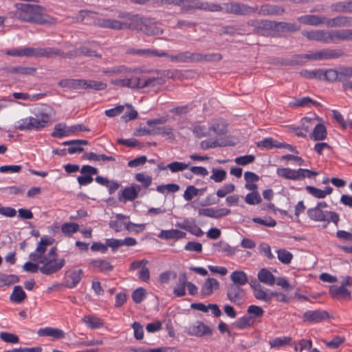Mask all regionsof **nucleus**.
Segmentation results:
<instances>
[{"instance_id":"f704fd0d","label":"nucleus","mask_w":352,"mask_h":352,"mask_svg":"<svg viewBox=\"0 0 352 352\" xmlns=\"http://www.w3.org/2000/svg\"><path fill=\"white\" fill-rule=\"evenodd\" d=\"M306 190L318 199H323L327 195L331 194L333 188L331 186H327L324 190H321L311 186H307L305 188Z\"/></svg>"},{"instance_id":"7ed1b4c3","label":"nucleus","mask_w":352,"mask_h":352,"mask_svg":"<svg viewBox=\"0 0 352 352\" xmlns=\"http://www.w3.org/2000/svg\"><path fill=\"white\" fill-rule=\"evenodd\" d=\"M302 35L311 41L327 44L337 43L341 41L352 40V30L342 29L331 31L318 30L303 32Z\"/></svg>"},{"instance_id":"f257e3e1","label":"nucleus","mask_w":352,"mask_h":352,"mask_svg":"<svg viewBox=\"0 0 352 352\" xmlns=\"http://www.w3.org/2000/svg\"><path fill=\"white\" fill-rule=\"evenodd\" d=\"M54 242V239L52 237H41L35 251L29 255V258L33 262H26L23 265V270L30 273L40 271L45 275H51L61 270L65 264V260H57L56 248H51L48 253L45 254L47 246L52 245Z\"/></svg>"},{"instance_id":"5fc2aeb1","label":"nucleus","mask_w":352,"mask_h":352,"mask_svg":"<svg viewBox=\"0 0 352 352\" xmlns=\"http://www.w3.org/2000/svg\"><path fill=\"white\" fill-rule=\"evenodd\" d=\"M209 129L219 135H223L227 132V126L223 120L216 121Z\"/></svg>"},{"instance_id":"58836bf2","label":"nucleus","mask_w":352,"mask_h":352,"mask_svg":"<svg viewBox=\"0 0 352 352\" xmlns=\"http://www.w3.org/2000/svg\"><path fill=\"white\" fill-rule=\"evenodd\" d=\"M133 53L140 56H159V57H168V54L162 51L159 52L156 50L145 49V50H133Z\"/></svg>"},{"instance_id":"f03ea898","label":"nucleus","mask_w":352,"mask_h":352,"mask_svg":"<svg viewBox=\"0 0 352 352\" xmlns=\"http://www.w3.org/2000/svg\"><path fill=\"white\" fill-rule=\"evenodd\" d=\"M16 10L11 12L12 16L21 21L40 25H54L56 20L45 13V9L38 5L16 3Z\"/></svg>"},{"instance_id":"9b49d317","label":"nucleus","mask_w":352,"mask_h":352,"mask_svg":"<svg viewBox=\"0 0 352 352\" xmlns=\"http://www.w3.org/2000/svg\"><path fill=\"white\" fill-rule=\"evenodd\" d=\"M34 58H55L64 57L65 53L63 50L55 47H33Z\"/></svg>"},{"instance_id":"a18cd8bd","label":"nucleus","mask_w":352,"mask_h":352,"mask_svg":"<svg viewBox=\"0 0 352 352\" xmlns=\"http://www.w3.org/2000/svg\"><path fill=\"white\" fill-rule=\"evenodd\" d=\"M253 322L252 316L245 315L238 318L233 324L236 329H243L251 327Z\"/></svg>"},{"instance_id":"680f3d73","label":"nucleus","mask_w":352,"mask_h":352,"mask_svg":"<svg viewBox=\"0 0 352 352\" xmlns=\"http://www.w3.org/2000/svg\"><path fill=\"white\" fill-rule=\"evenodd\" d=\"M153 135H162L168 136L170 138L173 137V129L170 126H165L162 127H153Z\"/></svg>"},{"instance_id":"dca6fc26","label":"nucleus","mask_w":352,"mask_h":352,"mask_svg":"<svg viewBox=\"0 0 352 352\" xmlns=\"http://www.w3.org/2000/svg\"><path fill=\"white\" fill-rule=\"evenodd\" d=\"M170 60L177 63H198V52H182L176 55L168 54Z\"/></svg>"},{"instance_id":"20e7f679","label":"nucleus","mask_w":352,"mask_h":352,"mask_svg":"<svg viewBox=\"0 0 352 352\" xmlns=\"http://www.w3.org/2000/svg\"><path fill=\"white\" fill-rule=\"evenodd\" d=\"M182 12H189L195 10H201L208 12H219L223 10L219 4L201 1V0H183L182 3Z\"/></svg>"},{"instance_id":"c85d7f7f","label":"nucleus","mask_w":352,"mask_h":352,"mask_svg":"<svg viewBox=\"0 0 352 352\" xmlns=\"http://www.w3.org/2000/svg\"><path fill=\"white\" fill-rule=\"evenodd\" d=\"M352 78V67H342L340 69V82H342V88L344 91L351 90L349 84L352 83V80L349 78Z\"/></svg>"},{"instance_id":"aec40b11","label":"nucleus","mask_w":352,"mask_h":352,"mask_svg":"<svg viewBox=\"0 0 352 352\" xmlns=\"http://www.w3.org/2000/svg\"><path fill=\"white\" fill-rule=\"evenodd\" d=\"M142 32L148 36H156L162 34L164 31L152 19L145 18Z\"/></svg>"},{"instance_id":"0eeeda50","label":"nucleus","mask_w":352,"mask_h":352,"mask_svg":"<svg viewBox=\"0 0 352 352\" xmlns=\"http://www.w3.org/2000/svg\"><path fill=\"white\" fill-rule=\"evenodd\" d=\"M184 332L188 336L201 338L212 336L213 329L201 321H196L186 327Z\"/></svg>"},{"instance_id":"7c9ffc66","label":"nucleus","mask_w":352,"mask_h":352,"mask_svg":"<svg viewBox=\"0 0 352 352\" xmlns=\"http://www.w3.org/2000/svg\"><path fill=\"white\" fill-rule=\"evenodd\" d=\"M293 340L289 336L277 337L269 340V344L271 348L280 349L287 346H292Z\"/></svg>"},{"instance_id":"e2e57ef3","label":"nucleus","mask_w":352,"mask_h":352,"mask_svg":"<svg viewBox=\"0 0 352 352\" xmlns=\"http://www.w3.org/2000/svg\"><path fill=\"white\" fill-rule=\"evenodd\" d=\"M19 281V278L16 275L0 274V282L6 285L16 283H18Z\"/></svg>"},{"instance_id":"e433bc0d","label":"nucleus","mask_w":352,"mask_h":352,"mask_svg":"<svg viewBox=\"0 0 352 352\" xmlns=\"http://www.w3.org/2000/svg\"><path fill=\"white\" fill-rule=\"evenodd\" d=\"M82 320L90 329H99L104 326L103 320L94 315L85 316Z\"/></svg>"},{"instance_id":"473e14b6","label":"nucleus","mask_w":352,"mask_h":352,"mask_svg":"<svg viewBox=\"0 0 352 352\" xmlns=\"http://www.w3.org/2000/svg\"><path fill=\"white\" fill-rule=\"evenodd\" d=\"M258 280L267 285H273L276 283V278L274 274L267 269L262 268L258 272Z\"/></svg>"},{"instance_id":"b1692460","label":"nucleus","mask_w":352,"mask_h":352,"mask_svg":"<svg viewBox=\"0 0 352 352\" xmlns=\"http://www.w3.org/2000/svg\"><path fill=\"white\" fill-rule=\"evenodd\" d=\"M164 83V80L162 78H148L142 79L139 77V85L138 89L144 88L155 89Z\"/></svg>"},{"instance_id":"69168bd1","label":"nucleus","mask_w":352,"mask_h":352,"mask_svg":"<svg viewBox=\"0 0 352 352\" xmlns=\"http://www.w3.org/2000/svg\"><path fill=\"white\" fill-rule=\"evenodd\" d=\"M245 201L250 205H255L261 202V197L258 192H252L246 195Z\"/></svg>"},{"instance_id":"412c9836","label":"nucleus","mask_w":352,"mask_h":352,"mask_svg":"<svg viewBox=\"0 0 352 352\" xmlns=\"http://www.w3.org/2000/svg\"><path fill=\"white\" fill-rule=\"evenodd\" d=\"M329 294L336 299L349 300L351 298L350 291L342 285H331L329 288Z\"/></svg>"},{"instance_id":"37998d69","label":"nucleus","mask_w":352,"mask_h":352,"mask_svg":"<svg viewBox=\"0 0 352 352\" xmlns=\"http://www.w3.org/2000/svg\"><path fill=\"white\" fill-rule=\"evenodd\" d=\"M222 59V55L219 53L202 54L198 52V63L215 62Z\"/></svg>"},{"instance_id":"bb28decb","label":"nucleus","mask_w":352,"mask_h":352,"mask_svg":"<svg viewBox=\"0 0 352 352\" xmlns=\"http://www.w3.org/2000/svg\"><path fill=\"white\" fill-rule=\"evenodd\" d=\"M219 283L213 278H208L201 287V293L203 296L211 295L214 289H218Z\"/></svg>"},{"instance_id":"864d4df0","label":"nucleus","mask_w":352,"mask_h":352,"mask_svg":"<svg viewBox=\"0 0 352 352\" xmlns=\"http://www.w3.org/2000/svg\"><path fill=\"white\" fill-rule=\"evenodd\" d=\"M278 142L274 140L272 138H265L261 141H259L256 143V146L258 148H265V149H271L272 148H278Z\"/></svg>"},{"instance_id":"13d9d810","label":"nucleus","mask_w":352,"mask_h":352,"mask_svg":"<svg viewBox=\"0 0 352 352\" xmlns=\"http://www.w3.org/2000/svg\"><path fill=\"white\" fill-rule=\"evenodd\" d=\"M188 166V164H185L184 162H173L166 165V167H168L172 173H177L187 169Z\"/></svg>"},{"instance_id":"423d86ee","label":"nucleus","mask_w":352,"mask_h":352,"mask_svg":"<svg viewBox=\"0 0 352 352\" xmlns=\"http://www.w3.org/2000/svg\"><path fill=\"white\" fill-rule=\"evenodd\" d=\"M343 54L340 50L333 49H322L316 52H310L305 54L299 55L298 56L302 58L311 60H329L337 58Z\"/></svg>"},{"instance_id":"bf43d9fd","label":"nucleus","mask_w":352,"mask_h":352,"mask_svg":"<svg viewBox=\"0 0 352 352\" xmlns=\"http://www.w3.org/2000/svg\"><path fill=\"white\" fill-rule=\"evenodd\" d=\"M235 190V186L233 184H227L217 190V196L219 198L226 197L228 194Z\"/></svg>"},{"instance_id":"f3484780","label":"nucleus","mask_w":352,"mask_h":352,"mask_svg":"<svg viewBox=\"0 0 352 352\" xmlns=\"http://www.w3.org/2000/svg\"><path fill=\"white\" fill-rule=\"evenodd\" d=\"M176 226L197 236H201L204 234L202 230L196 225L193 219H185L183 222L177 223Z\"/></svg>"},{"instance_id":"052dcab7","label":"nucleus","mask_w":352,"mask_h":352,"mask_svg":"<svg viewBox=\"0 0 352 352\" xmlns=\"http://www.w3.org/2000/svg\"><path fill=\"white\" fill-rule=\"evenodd\" d=\"M247 312L248 314H250L249 316L252 317V320H254V318H261L264 314L263 309L257 305H250L248 307Z\"/></svg>"},{"instance_id":"393cba45","label":"nucleus","mask_w":352,"mask_h":352,"mask_svg":"<svg viewBox=\"0 0 352 352\" xmlns=\"http://www.w3.org/2000/svg\"><path fill=\"white\" fill-rule=\"evenodd\" d=\"M90 265L96 270L102 273H108L113 270L111 263L104 259H94L91 261Z\"/></svg>"},{"instance_id":"49530a36","label":"nucleus","mask_w":352,"mask_h":352,"mask_svg":"<svg viewBox=\"0 0 352 352\" xmlns=\"http://www.w3.org/2000/svg\"><path fill=\"white\" fill-rule=\"evenodd\" d=\"M8 72L10 74H18L20 75H33L36 73V68L31 67L16 66L10 67Z\"/></svg>"},{"instance_id":"6e6d98bb","label":"nucleus","mask_w":352,"mask_h":352,"mask_svg":"<svg viewBox=\"0 0 352 352\" xmlns=\"http://www.w3.org/2000/svg\"><path fill=\"white\" fill-rule=\"evenodd\" d=\"M78 230L79 226L76 223H65L61 226L62 232L68 236L77 232Z\"/></svg>"},{"instance_id":"2eb2a0df","label":"nucleus","mask_w":352,"mask_h":352,"mask_svg":"<svg viewBox=\"0 0 352 352\" xmlns=\"http://www.w3.org/2000/svg\"><path fill=\"white\" fill-rule=\"evenodd\" d=\"M50 111V108L45 104H43L36 109L34 112L36 116L35 118H36L37 122H38V124L41 129L45 128L50 122L51 119Z\"/></svg>"},{"instance_id":"a19ab883","label":"nucleus","mask_w":352,"mask_h":352,"mask_svg":"<svg viewBox=\"0 0 352 352\" xmlns=\"http://www.w3.org/2000/svg\"><path fill=\"white\" fill-rule=\"evenodd\" d=\"M68 126L65 123H58L54 126V131L51 133V135L54 138H62L65 136H68L69 131H67Z\"/></svg>"},{"instance_id":"09e8293b","label":"nucleus","mask_w":352,"mask_h":352,"mask_svg":"<svg viewBox=\"0 0 352 352\" xmlns=\"http://www.w3.org/2000/svg\"><path fill=\"white\" fill-rule=\"evenodd\" d=\"M322 80H326L331 82H340V71L330 69L324 72L322 69Z\"/></svg>"},{"instance_id":"4468645a","label":"nucleus","mask_w":352,"mask_h":352,"mask_svg":"<svg viewBox=\"0 0 352 352\" xmlns=\"http://www.w3.org/2000/svg\"><path fill=\"white\" fill-rule=\"evenodd\" d=\"M83 276V271L81 269L67 270L65 274V285L68 288L76 287L80 282Z\"/></svg>"},{"instance_id":"ddd939ff","label":"nucleus","mask_w":352,"mask_h":352,"mask_svg":"<svg viewBox=\"0 0 352 352\" xmlns=\"http://www.w3.org/2000/svg\"><path fill=\"white\" fill-rule=\"evenodd\" d=\"M38 123L36 118L28 116L16 122L14 128L20 131H40L41 129Z\"/></svg>"},{"instance_id":"603ef678","label":"nucleus","mask_w":352,"mask_h":352,"mask_svg":"<svg viewBox=\"0 0 352 352\" xmlns=\"http://www.w3.org/2000/svg\"><path fill=\"white\" fill-rule=\"evenodd\" d=\"M278 259L283 264H289L293 258L292 254L285 249L276 251Z\"/></svg>"},{"instance_id":"6ab92c4d","label":"nucleus","mask_w":352,"mask_h":352,"mask_svg":"<svg viewBox=\"0 0 352 352\" xmlns=\"http://www.w3.org/2000/svg\"><path fill=\"white\" fill-rule=\"evenodd\" d=\"M39 336L52 337L54 339H63L65 337V333L60 329L54 327L41 328L37 332Z\"/></svg>"},{"instance_id":"ea45409f","label":"nucleus","mask_w":352,"mask_h":352,"mask_svg":"<svg viewBox=\"0 0 352 352\" xmlns=\"http://www.w3.org/2000/svg\"><path fill=\"white\" fill-rule=\"evenodd\" d=\"M26 298V294L21 286H15L10 294V300L15 303H21Z\"/></svg>"},{"instance_id":"c756f323","label":"nucleus","mask_w":352,"mask_h":352,"mask_svg":"<svg viewBox=\"0 0 352 352\" xmlns=\"http://www.w3.org/2000/svg\"><path fill=\"white\" fill-rule=\"evenodd\" d=\"M188 283L187 275L185 272H182L179 276L178 283L174 287L173 293L178 297L186 295V287Z\"/></svg>"},{"instance_id":"3c124183","label":"nucleus","mask_w":352,"mask_h":352,"mask_svg":"<svg viewBox=\"0 0 352 352\" xmlns=\"http://www.w3.org/2000/svg\"><path fill=\"white\" fill-rule=\"evenodd\" d=\"M227 144L223 142H219L218 140H206L201 141L200 144V146L202 149L206 150L210 148H216V147H223L226 146Z\"/></svg>"},{"instance_id":"f8f14e48","label":"nucleus","mask_w":352,"mask_h":352,"mask_svg":"<svg viewBox=\"0 0 352 352\" xmlns=\"http://www.w3.org/2000/svg\"><path fill=\"white\" fill-rule=\"evenodd\" d=\"M329 318V313L325 310H309L304 313L302 320L309 323H318Z\"/></svg>"},{"instance_id":"a211bd4d","label":"nucleus","mask_w":352,"mask_h":352,"mask_svg":"<svg viewBox=\"0 0 352 352\" xmlns=\"http://www.w3.org/2000/svg\"><path fill=\"white\" fill-rule=\"evenodd\" d=\"M140 189V186L136 184L126 187L122 191L121 195L119 196L118 199L124 202L126 201H133L138 197Z\"/></svg>"},{"instance_id":"79ce46f5","label":"nucleus","mask_w":352,"mask_h":352,"mask_svg":"<svg viewBox=\"0 0 352 352\" xmlns=\"http://www.w3.org/2000/svg\"><path fill=\"white\" fill-rule=\"evenodd\" d=\"M33 47H25L23 49H14L6 52V54L12 56L33 57Z\"/></svg>"},{"instance_id":"72a5a7b5","label":"nucleus","mask_w":352,"mask_h":352,"mask_svg":"<svg viewBox=\"0 0 352 352\" xmlns=\"http://www.w3.org/2000/svg\"><path fill=\"white\" fill-rule=\"evenodd\" d=\"M230 280L232 282L231 284L241 287L248 283V276L243 271H234L230 274Z\"/></svg>"},{"instance_id":"774afa93","label":"nucleus","mask_w":352,"mask_h":352,"mask_svg":"<svg viewBox=\"0 0 352 352\" xmlns=\"http://www.w3.org/2000/svg\"><path fill=\"white\" fill-rule=\"evenodd\" d=\"M131 297L135 303H140L146 297V290L139 287L133 292Z\"/></svg>"},{"instance_id":"cd10ccee","label":"nucleus","mask_w":352,"mask_h":352,"mask_svg":"<svg viewBox=\"0 0 352 352\" xmlns=\"http://www.w3.org/2000/svg\"><path fill=\"white\" fill-rule=\"evenodd\" d=\"M186 234L184 232L180 231L177 229L162 230L158 234L160 239L170 240V239H180L186 236Z\"/></svg>"},{"instance_id":"2f4dec72","label":"nucleus","mask_w":352,"mask_h":352,"mask_svg":"<svg viewBox=\"0 0 352 352\" xmlns=\"http://www.w3.org/2000/svg\"><path fill=\"white\" fill-rule=\"evenodd\" d=\"M144 20L145 18L138 15H132L131 17H129V23H124V30L131 29L142 32Z\"/></svg>"},{"instance_id":"c03bdc74","label":"nucleus","mask_w":352,"mask_h":352,"mask_svg":"<svg viewBox=\"0 0 352 352\" xmlns=\"http://www.w3.org/2000/svg\"><path fill=\"white\" fill-rule=\"evenodd\" d=\"M276 174L284 179L296 180V170L289 168H278L276 170Z\"/></svg>"},{"instance_id":"4c0bfd02","label":"nucleus","mask_w":352,"mask_h":352,"mask_svg":"<svg viewBox=\"0 0 352 352\" xmlns=\"http://www.w3.org/2000/svg\"><path fill=\"white\" fill-rule=\"evenodd\" d=\"M131 68H128L124 65L113 67L111 68L104 69L102 72L108 76L119 75V74H126L132 72Z\"/></svg>"},{"instance_id":"9d476101","label":"nucleus","mask_w":352,"mask_h":352,"mask_svg":"<svg viewBox=\"0 0 352 352\" xmlns=\"http://www.w3.org/2000/svg\"><path fill=\"white\" fill-rule=\"evenodd\" d=\"M131 73L122 74L123 78L111 79L110 83L118 87H127L131 89H138L139 77L130 75Z\"/></svg>"},{"instance_id":"4d7b16f0","label":"nucleus","mask_w":352,"mask_h":352,"mask_svg":"<svg viewBox=\"0 0 352 352\" xmlns=\"http://www.w3.org/2000/svg\"><path fill=\"white\" fill-rule=\"evenodd\" d=\"M227 173L223 169L212 168L210 179L219 183L226 178Z\"/></svg>"},{"instance_id":"0e129e2a","label":"nucleus","mask_w":352,"mask_h":352,"mask_svg":"<svg viewBox=\"0 0 352 352\" xmlns=\"http://www.w3.org/2000/svg\"><path fill=\"white\" fill-rule=\"evenodd\" d=\"M344 341V338L340 336H335L331 340H322L323 343L329 349L338 348Z\"/></svg>"},{"instance_id":"39448f33","label":"nucleus","mask_w":352,"mask_h":352,"mask_svg":"<svg viewBox=\"0 0 352 352\" xmlns=\"http://www.w3.org/2000/svg\"><path fill=\"white\" fill-rule=\"evenodd\" d=\"M308 217L316 221H324L327 223L333 222L336 226L340 221L339 214L336 212L323 211L318 209V207H314L307 210Z\"/></svg>"},{"instance_id":"8fccbe9b","label":"nucleus","mask_w":352,"mask_h":352,"mask_svg":"<svg viewBox=\"0 0 352 352\" xmlns=\"http://www.w3.org/2000/svg\"><path fill=\"white\" fill-rule=\"evenodd\" d=\"M107 85L105 82L93 80H85V89H92L96 91H102L106 89Z\"/></svg>"},{"instance_id":"6e6552de","label":"nucleus","mask_w":352,"mask_h":352,"mask_svg":"<svg viewBox=\"0 0 352 352\" xmlns=\"http://www.w3.org/2000/svg\"><path fill=\"white\" fill-rule=\"evenodd\" d=\"M228 299L232 303L241 305L246 298V292L241 286L228 284L226 287Z\"/></svg>"},{"instance_id":"4be33fe9","label":"nucleus","mask_w":352,"mask_h":352,"mask_svg":"<svg viewBox=\"0 0 352 352\" xmlns=\"http://www.w3.org/2000/svg\"><path fill=\"white\" fill-rule=\"evenodd\" d=\"M298 21L303 24L319 26L325 25V16L304 15L298 18Z\"/></svg>"},{"instance_id":"c9c22d12","label":"nucleus","mask_w":352,"mask_h":352,"mask_svg":"<svg viewBox=\"0 0 352 352\" xmlns=\"http://www.w3.org/2000/svg\"><path fill=\"white\" fill-rule=\"evenodd\" d=\"M327 135L326 127L322 124H316L312 133H310V138L315 141L323 140L327 138Z\"/></svg>"},{"instance_id":"de8ad7c7","label":"nucleus","mask_w":352,"mask_h":352,"mask_svg":"<svg viewBox=\"0 0 352 352\" xmlns=\"http://www.w3.org/2000/svg\"><path fill=\"white\" fill-rule=\"evenodd\" d=\"M294 105L296 107H310L311 105L315 107H320L321 104L316 100H312L311 98L306 96L296 99L294 102Z\"/></svg>"},{"instance_id":"338daca9","label":"nucleus","mask_w":352,"mask_h":352,"mask_svg":"<svg viewBox=\"0 0 352 352\" xmlns=\"http://www.w3.org/2000/svg\"><path fill=\"white\" fill-rule=\"evenodd\" d=\"M135 179L138 182H140L144 188H148L152 183V177L142 173L135 174Z\"/></svg>"},{"instance_id":"5701e85b","label":"nucleus","mask_w":352,"mask_h":352,"mask_svg":"<svg viewBox=\"0 0 352 352\" xmlns=\"http://www.w3.org/2000/svg\"><path fill=\"white\" fill-rule=\"evenodd\" d=\"M98 26L102 28H109L112 30H124V23L118 20L111 19H98L96 21Z\"/></svg>"},{"instance_id":"1a4fd4ad","label":"nucleus","mask_w":352,"mask_h":352,"mask_svg":"<svg viewBox=\"0 0 352 352\" xmlns=\"http://www.w3.org/2000/svg\"><path fill=\"white\" fill-rule=\"evenodd\" d=\"M223 9H225L227 13L236 15H250L256 12L257 10V8L251 7L247 4L236 2L224 4Z\"/></svg>"},{"instance_id":"a878e982","label":"nucleus","mask_w":352,"mask_h":352,"mask_svg":"<svg viewBox=\"0 0 352 352\" xmlns=\"http://www.w3.org/2000/svg\"><path fill=\"white\" fill-rule=\"evenodd\" d=\"M350 19L345 16H337L332 19L326 16L325 25L328 28H341L348 26Z\"/></svg>"}]
</instances>
